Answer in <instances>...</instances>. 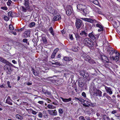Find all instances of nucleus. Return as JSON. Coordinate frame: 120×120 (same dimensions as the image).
Returning a JSON list of instances; mask_svg holds the SVG:
<instances>
[{
    "label": "nucleus",
    "mask_w": 120,
    "mask_h": 120,
    "mask_svg": "<svg viewBox=\"0 0 120 120\" xmlns=\"http://www.w3.org/2000/svg\"><path fill=\"white\" fill-rule=\"evenodd\" d=\"M107 51L111 55H112L114 53V51L112 48L109 47L107 50Z\"/></svg>",
    "instance_id": "2eb2a0df"
},
{
    "label": "nucleus",
    "mask_w": 120,
    "mask_h": 120,
    "mask_svg": "<svg viewBox=\"0 0 120 120\" xmlns=\"http://www.w3.org/2000/svg\"><path fill=\"white\" fill-rule=\"evenodd\" d=\"M1 8L2 9L5 10H7L8 9V8L6 7H1Z\"/></svg>",
    "instance_id": "8fccbe9b"
},
{
    "label": "nucleus",
    "mask_w": 120,
    "mask_h": 120,
    "mask_svg": "<svg viewBox=\"0 0 120 120\" xmlns=\"http://www.w3.org/2000/svg\"><path fill=\"white\" fill-rule=\"evenodd\" d=\"M47 107L50 109H53L55 108V107L52 105H47Z\"/></svg>",
    "instance_id": "7c9ffc66"
},
{
    "label": "nucleus",
    "mask_w": 120,
    "mask_h": 120,
    "mask_svg": "<svg viewBox=\"0 0 120 120\" xmlns=\"http://www.w3.org/2000/svg\"><path fill=\"white\" fill-rule=\"evenodd\" d=\"M83 43L85 45L89 47H91L94 46V42L92 40H89L88 38H86L83 40Z\"/></svg>",
    "instance_id": "7ed1b4c3"
},
{
    "label": "nucleus",
    "mask_w": 120,
    "mask_h": 120,
    "mask_svg": "<svg viewBox=\"0 0 120 120\" xmlns=\"http://www.w3.org/2000/svg\"><path fill=\"white\" fill-rule=\"evenodd\" d=\"M82 56L85 57V60L89 62L90 61V60L91 58L90 57L87 55H85L84 54L82 55Z\"/></svg>",
    "instance_id": "a211bd4d"
},
{
    "label": "nucleus",
    "mask_w": 120,
    "mask_h": 120,
    "mask_svg": "<svg viewBox=\"0 0 120 120\" xmlns=\"http://www.w3.org/2000/svg\"><path fill=\"white\" fill-rule=\"evenodd\" d=\"M114 53H115V54H116V55H118V56H119L120 54L116 50H114Z\"/></svg>",
    "instance_id": "49530a36"
},
{
    "label": "nucleus",
    "mask_w": 120,
    "mask_h": 120,
    "mask_svg": "<svg viewBox=\"0 0 120 120\" xmlns=\"http://www.w3.org/2000/svg\"><path fill=\"white\" fill-rule=\"evenodd\" d=\"M49 12L53 14H54L56 13V11L54 9L51 8L50 9L48 10Z\"/></svg>",
    "instance_id": "6ab92c4d"
},
{
    "label": "nucleus",
    "mask_w": 120,
    "mask_h": 120,
    "mask_svg": "<svg viewBox=\"0 0 120 120\" xmlns=\"http://www.w3.org/2000/svg\"><path fill=\"white\" fill-rule=\"evenodd\" d=\"M9 29L11 30H13L14 29V28L13 26L11 24H10L9 26Z\"/></svg>",
    "instance_id": "79ce46f5"
},
{
    "label": "nucleus",
    "mask_w": 120,
    "mask_h": 120,
    "mask_svg": "<svg viewBox=\"0 0 120 120\" xmlns=\"http://www.w3.org/2000/svg\"><path fill=\"white\" fill-rule=\"evenodd\" d=\"M56 53L54 52H53L51 56V58H54L55 56V55L56 54Z\"/></svg>",
    "instance_id": "c03bdc74"
},
{
    "label": "nucleus",
    "mask_w": 120,
    "mask_h": 120,
    "mask_svg": "<svg viewBox=\"0 0 120 120\" xmlns=\"http://www.w3.org/2000/svg\"><path fill=\"white\" fill-rule=\"evenodd\" d=\"M72 50L74 52H77L78 51V49L76 48H73Z\"/></svg>",
    "instance_id": "864d4df0"
},
{
    "label": "nucleus",
    "mask_w": 120,
    "mask_h": 120,
    "mask_svg": "<svg viewBox=\"0 0 120 120\" xmlns=\"http://www.w3.org/2000/svg\"><path fill=\"white\" fill-rule=\"evenodd\" d=\"M11 64H7L4 67V70L6 71H8V70L9 69L11 68L10 65Z\"/></svg>",
    "instance_id": "4468645a"
},
{
    "label": "nucleus",
    "mask_w": 120,
    "mask_h": 120,
    "mask_svg": "<svg viewBox=\"0 0 120 120\" xmlns=\"http://www.w3.org/2000/svg\"><path fill=\"white\" fill-rule=\"evenodd\" d=\"M22 28H21V29H16V31H18L19 32L20 31H21L22 30Z\"/></svg>",
    "instance_id": "bf43d9fd"
},
{
    "label": "nucleus",
    "mask_w": 120,
    "mask_h": 120,
    "mask_svg": "<svg viewBox=\"0 0 120 120\" xmlns=\"http://www.w3.org/2000/svg\"><path fill=\"white\" fill-rule=\"evenodd\" d=\"M69 37L70 38L71 40H73V39L74 38L73 37L72 35V34H69Z\"/></svg>",
    "instance_id": "3c124183"
},
{
    "label": "nucleus",
    "mask_w": 120,
    "mask_h": 120,
    "mask_svg": "<svg viewBox=\"0 0 120 120\" xmlns=\"http://www.w3.org/2000/svg\"><path fill=\"white\" fill-rule=\"evenodd\" d=\"M11 33L15 35H16V33L15 32L12 31L11 32Z\"/></svg>",
    "instance_id": "774afa93"
},
{
    "label": "nucleus",
    "mask_w": 120,
    "mask_h": 120,
    "mask_svg": "<svg viewBox=\"0 0 120 120\" xmlns=\"http://www.w3.org/2000/svg\"><path fill=\"white\" fill-rule=\"evenodd\" d=\"M63 112V110L62 109H60L59 110V112L60 113H62Z\"/></svg>",
    "instance_id": "5fc2aeb1"
},
{
    "label": "nucleus",
    "mask_w": 120,
    "mask_h": 120,
    "mask_svg": "<svg viewBox=\"0 0 120 120\" xmlns=\"http://www.w3.org/2000/svg\"><path fill=\"white\" fill-rule=\"evenodd\" d=\"M78 85L80 87H82L84 86L83 81L82 78H80L78 79Z\"/></svg>",
    "instance_id": "6e6552de"
},
{
    "label": "nucleus",
    "mask_w": 120,
    "mask_h": 120,
    "mask_svg": "<svg viewBox=\"0 0 120 120\" xmlns=\"http://www.w3.org/2000/svg\"><path fill=\"white\" fill-rule=\"evenodd\" d=\"M60 117H55L54 118V120H59L60 119Z\"/></svg>",
    "instance_id": "0e129e2a"
},
{
    "label": "nucleus",
    "mask_w": 120,
    "mask_h": 120,
    "mask_svg": "<svg viewBox=\"0 0 120 120\" xmlns=\"http://www.w3.org/2000/svg\"><path fill=\"white\" fill-rule=\"evenodd\" d=\"M89 91L90 93H93V95L95 96H101V92L99 90L97 89L93 85L91 86L90 88Z\"/></svg>",
    "instance_id": "f257e3e1"
},
{
    "label": "nucleus",
    "mask_w": 120,
    "mask_h": 120,
    "mask_svg": "<svg viewBox=\"0 0 120 120\" xmlns=\"http://www.w3.org/2000/svg\"><path fill=\"white\" fill-rule=\"evenodd\" d=\"M12 71V70L11 69V68L9 69L8 70V71H6L7 75H10L11 74Z\"/></svg>",
    "instance_id": "c85d7f7f"
},
{
    "label": "nucleus",
    "mask_w": 120,
    "mask_h": 120,
    "mask_svg": "<svg viewBox=\"0 0 120 120\" xmlns=\"http://www.w3.org/2000/svg\"><path fill=\"white\" fill-rule=\"evenodd\" d=\"M35 25V23L34 22H31L29 25V27H32L34 26Z\"/></svg>",
    "instance_id": "2f4dec72"
},
{
    "label": "nucleus",
    "mask_w": 120,
    "mask_h": 120,
    "mask_svg": "<svg viewBox=\"0 0 120 120\" xmlns=\"http://www.w3.org/2000/svg\"><path fill=\"white\" fill-rule=\"evenodd\" d=\"M82 96H83L85 98H86V94L84 92H83L82 93Z\"/></svg>",
    "instance_id": "603ef678"
},
{
    "label": "nucleus",
    "mask_w": 120,
    "mask_h": 120,
    "mask_svg": "<svg viewBox=\"0 0 120 120\" xmlns=\"http://www.w3.org/2000/svg\"><path fill=\"white\" fill-rule=\"evenodd\" d=\"M110 57L111 59L115 60L116 61H118L120 59L119 56L118 55H116L115 57L110 56Z\"/></svg>",
    "instance_id": "f8f14e48"
},
{
    "label": "nucleus",
    "mask_w": 120,
    "mask_h": 120,
    "mask_svg": "<svg viewBox=\"0 0 120 120\" xmlns=\"http://www.w3.org/2000/svg\"><path fill=\"white\" fill-rule=\"evenodd\" d=\"M27 40V39L26 38H25L23 39V42L25 43H26L25 45L26 46H27V45H29V43L28 42Z\"/></svg>",
    "instance_id": "cd10ccee"
},
{
    "label": "nucleus",
    "mask_w": 120,
    "mask_h": 120,
    "mask_svg": "<svg viewBox=\"0 0 120 120\" xmlns=\"http://www.w3.org/2000/svg\"><path fill=\"white\" fill-rule=\"evenodd\" d=\"M112 64V63H107L105 64V66L106 68L110 69V68L111 67Z\"/></svg>",
    "instance_id": "bb28decb"
},
{
    "label": "nucleus",
    "mask_w": 120,
    "mask_h": 120,
    "mask_svg": "<svg viewBox=\"0 0 120 120\" xmlns=\"http://www.w3.org/2000/svg\"><path fill=\"white\" fill-rule=\"evenodd\" d=\"M51 63L53 65L55 64L56 65H59L60 66L61 65L60 63L59 62H55V63L51 62Z\"/></svg>",
    "instance_id": "4c0bfd02"
},
{
    "label": "nucleus",
    "mask_w": 120,
    "mask_h": 120,
    "mask_svg": "<svg viewBox=\"0 0 120 120\" xmlns=\"http://www.w3.org/2000/svg\"><path fill=\"white\" fill-rule=\"evenodd\" d=\"M33 71L34 74L35 76H38V74L37 73L36 71L34 69H33Z\"/></svg>",
    "instance_id": "e433bc0d"
},
{
    "label": "nucleus",
    "mask_w": 120,
    "mask_h": 120,
    "mask_svg": "<svg viewBox=\"0 0 120 120\" xmlns=\"http://www.w3.org/2000/svg\"><path fill=\"white\" fill-rule=\"evenodd\" d=\"M8 15L9 17H12L13 16V15L11 11H9L8 13Z\"/></svg>",
    "instance_id": "c756f323"
},
{
    "label": "nucleus",
    "mask_w": 120,
    "mask_h": 120,
    "mask_svg": "<svg viewBox=\"0 0 120 120\" xmlns=\"http://www.w3.org/2000/svg\"><path fill=\"white\" fill-rule=\"evenodd\" d=\"M0 61L3 63H6V64H10V63H9L7 60L0 57Z\"/></svg>",
    "instance_id": "412c9836"
},
{
    "label": "nucleus",
    "mask_w": 120,
    "mask_h": 120,
    "mask_svg": "<svg viewBox=\"0 0 120 120\" xmlns=\"http://www.w3.org/2000/svg\"><path fill=\"white\" fill-rule=\"evenodd\" d=\"M25 2L24 4L25 5V6L26 8L27 9H28L29 5V0H25Z\"/></svg>",
    "instance_id": "393cba45"
},
{
    "label": "nucleus",
    "mask_w": 120,
    "mask_h": 120,
    "mask_svg": "<svg viewBox=\"0 0 120 120\" xmlns=\"http://www.w3.org/2000/svg\"><path fill=\"white\" fill-rule=\"evenodd\" d=\"M84 20L86 21L91 23H93L94 22H96V21L95 19H90L87 18H84Z\"/></svg>",
    "instance_id": "ddd939ff"
},
{
    "label": "nucleus",
    "mask_w": 120,
    "mask_h": 120,
    "mask_svg": "<svg viewBox=\"0 0 120 120\" xmlns=\"http://www.w3.org/2000/svg\"><path fill=\"white\" fill-rule=\"evenodd\" d=\"M49 30L50 32V33L53 31L52 28V27H51L49 28Z\"/></svg>",
    "instance_id": "09e8293b"
},
{
    "label": "nucleus",
    "mask_w": 120,
    "mask_h": 120,
    "mask_svg": "<svg viewBox=\"0 0 120 120\" xmlns=\"http://www.w3.org/2000/svg\"><path fill=\"white\" fill-rule=\"evenodd\" d=\"M12 100L10 99V97L9 96H8L6 101V103L10 105H12Z\"/></svg>",
    "instance_id": "dca6fc26"
},
{
    "label": "nucleus",
    "mask_w": 120,
    "mask_h": 120,
    "mask_svg": "<svg viewBox=\"0 0 120 120\" xmlns=\"http://www.w3.org/2000/svg\"><path fill=\"white\" fill-rule=\"evenodd\" d=\"M61 98L62 100L63 101L66 102L71 101V98H69L68 99L64 98H63L61 97Z\"/></svg>",
    "instance_id": "b1692460"
},
{
    "label": "nucleus",
    "mask_w": 120,
    "mask_h": 120,
    "mask_svg": "<svg viewBox=\"0 0 120 120\" xmlns=\"http://www.w3.org/2000/svg\"><path fill=\"white\" fill-rule=\"evenodd\" d=\"M45 94H46L47 95H49L51 94V93L50 92H49V91L47 90H46V91L45 92Z\"/></svg>",
    "instance_id": "6e6d98bb"
},
{
    "label": "nucleus",
    "mask_w": 120,
    "mask_h": 120,
    "mask_svg": "<svg viewBox=\"0 0 120 120\" xmlns=\"http://www.w3.org/2000/svg\"><path fill=\"white\" fill-rule=\"evenodd\" d=\"M12 2L10 0H8V2L7 3V4L8 6H10L12 3Z\"/></svg>",
    "instance_id": "37998d69"
},
{
    "label": "nucleus",
    "mask_w": 120,
    "mask_h": 120,
    "mask_svg": "<svg viewBox=\"0 0 120 120\" xmlns=\"http://www.w3.org/2000/svg\"><path fill=\"white\" fill-rule=\"evenodd\" d=\"M61 19V16L60 15H57L54 16L53 18V20L54 21L59 20Z\"/></svg>",
    "instance_id": "f3484780"
},
{
    "label": "nucleus",
    "mask_w": 120,
    "mask_h": 120,
    "mask_svg": "<svg viewBox=\"0 0 120 120\" xmlns=\"http://www.w3.org/2000/svg\"><path fill=\"white\" fill-rule=\"evenodd\" d=\"M87 34V33L86 32V31L84 30L82 31V32L80 33V34L81 35H86Z\"/></svg>",
    "instance_id": "f704fd0d"
},
{
    "label": "nucleus",
    "mask_w": 120,
    "mask_h": 120,
    "mask_svg": "<svg viewBox=\"0 0 120 120\" xmlns=\"http://www.w3.org/2000/svg\"><path fill=\"white\" fill-rule=\"evenodd\" d=\"M59 49L58 48H56L53 52H54L56 54L57 52L58 51Z\"/></svg>",
    "instance_id": "680f3d73"
},
{
    "label": "nucleus",
    "mask_w": 120,
    "mask_h": 120,
    "mask_svg": "<svg viewBox=\"0 0 120 120\" xmlns=\"http://www.w3.org/2000/svg\"><path fill=\"white\" fill-rule=\"evenodd\" d=\"M100 59L104 62H108L109 61L107 57L104 55H102L101 56Z\"/></svg>",
    "instance_id": "0eeeda50"
},
{
    "label": "nucleus",
    "mask_w": 120,
    "mask_h": 120,
    "mask_svg": "<svg viewBox=\"0 0 120 120\" xmlns=\"http://www.w3.org/2000/svg\"><path fill=\"white\" fill-rule=\"evenodd\" d=\"M39 103L41 104H42L44 103V101H39L38 102Z\"/></svg>",
    "instance_id": "052dcab7"
},
{
    "label": "nucleus",
    "mask_w": 120,
    "mask_h": 120,
    "mask_svg": "<svg viewBox=\"0 0 120 120\" xmlns=\"http://www.w3.org/2000/svg\"><path fill=\"white\" fill-rule=\"evenodd\" d=\"M16 117L19 119L22 120V116H20L19 114H16Z\"/></svg>",
    "instance_id": "72a5a7b5"
},
{
    "label": "nucleus",
    "mask_w": 120,
    "mask_h": 120,
    "mask_svg": "<svg viewBox=\"0 0 120 120\" xmlns=\"http://www.w3.org/2000/svg\"><path fill=\"white\" fill-rule=\"evenodd\" d=\"M79 120H85L84 117L83 116H81L79 118Z\"/></svg>",
    "instance_id": "de8ad7c7"
},
{
    "label": "nucleus",
    "mask_w": 120,
    "mask_h": 120,
    "mask_svg": "<svg viewBox=\"0 0 120 120\" xmlns=\"http://www.w3.org/2000/svg\"><path fill=\"white\" fill-rule=\"evenodd\" d=\"M96 26H97V27H99L100 29H101V30H103V29L102 26L100 25L99 24H97L96 25Z\"/></svg>",
    "instance_id": "c9c22d12"
},
{
    "label": "nucleus",
    "mask_w": 120,
    "mask_h": 120,
    "mask_svg": "<svg viewBox=\"0 0 120 120\" xmlns=\"http://www.w3.org/2000/svg\"><path fill=\"white\" fill-rule=\"evenodd\" d=\"M79 101L82 102H84V101H84L83 99L80 98H79Z\"/></svg>",
    "instance_id": "4d7b16f0"
},
{
    "label": "nucleus",
    "mask_w": 120,
    "mask_h": 120,
    "mask_svg": "<svg viewBox=\"0 0 120 120\" xmlns=\"http://www.w3.org/2000/svg\"><path fill=\"white\" fill-rule=\"evenodd\" d=\"M75 25L77 29L80 28L81 26H83L82 21L81 19H78L76 20Z\"/></svg>",
    "instance_id": "39448f33"
},
{
    "label": "nucleus",
    "mask_w": 120,
    "mask_h": 120,
    "mask_svg": "<svg viewBox=\"0 0 120 120\" xmlns=\"http://www.w3.org/2000/svg\"><path fill=\"white\" fill-rule=\"evenodd\" d=\"M30 31L29 30L27 31H25L24 33V38H26L30 34Z\"/></svg>",
    "instance_id": "4be33fe9"
},
{
    "label": "nucleus",
    "mask_w": 120,
    "mask_h": 120,
    "mask_svg": "<svg viewBox=\"0 0 120 120\" xmlns=\"http://www.w3.org/2000/svg\"><path fill=\"white\" fill-rule=\"evenodd\" d=\"M106 97L108 99H110L111 98V97L109 96L108 95H106Z\"/></svg>",
    "instance_id": "69168bd1"
},
{
    "label": "nucleus",
    "mask_w": 120,
    "mask_h": 120,
    "mask_svg": "<svg viewBox=\"0 0 120 120\" xmlns=\"http://www.w3.org/2000/svg\"><path fill=\"white\" fill-rule=\"evenodd\" d=\"M64 60L66 61H70L73 60V59L71 57H64L63 58Z\"/></svg>",
    "instance_id": "aec40b11"
},
{
    "label": "nucleus",
    "mask_w": 120,
    "mask_h": 120,
    "mask_svg": "<svg viewBox=\"0 0 120 120\" xmlns=\"http://www.w3.org/2000/svg\"><path fill=\"white\" fill-rule=\"evenodd\" d=\"M75 34V38L76 39V40H78L80 39V37L79 35L77 33Z\"/></svg>",
    "instance_id": "473e14b6"
},
{
    "label": "nucleus",
    "mask_w": 120,
    "mask_h": 120,
    "mask_svg": "<svg viewBox=\"0 0 120 120\" xmlns=\"http://www.w3.org/2000/svg\"><path fill=\"white\" fill-rule=\"evenodd\" d=\"M77 7L78 10L82 11L84 13H87L86 7L85 5L81 4H79L77 5Z\"/></svg>",
    "instance_id": "20e7f679"
},
{
    "label": "nucleus",
    "mask_w": 120,
    "mask_h": 120,
    "mask_svg": "<svg viewBox=\"0 0 120 120\" xmlns=\"http://www.w3.org/2000/svg\"><path fill=\"white\" fill-rule=\"evenodd\" d=\"M104 86L106 92L110 94H112V92L111 91V89L110 87H108L105 86Z\"/></svg>",
    "instance_id": "9b49d317"
},
{
    "label": "nucleus",
    "mask_w": 120,
    "mask_h": 120,
    "mask_svg": "<svg viewBox=\"0 0 120 120\" xmlns=\"http://www.w3.org/2000/svg\"><path fill=\"white\" fill-rule=\"evenodd\" d=\"M66 12L67 15L68 16L71 15L73 12L72 8L70 6H67L66 8Z\"/></svg>",
    "instance_id": "423d86ee"
},
{
    "label": "nucleus",
    "mask_w": 120,
    "mask_h": 120,
    "mask_svg": "<svg viewBox=\"0 0 120 120\" xmlns=\"http://www.w3.org/2000/svg\"><path fill=\"white\" fill-rule=\"evenodd\" d=\"M7 83L8 87L10 88H11V86L10 85V82L9 81H8L7 82Z\"/></svg>",
    "instance_id": "13d9d810"
},
{
    "label": "nucleus",
    "mask_w": 120,
    "mask_h": 120,
    "mask_svg": "<svg viewBox=\"0 0 120 120\" xmlns=\"http://www.w3.org/2000/svg\"><path fill=\"white\" fill-rule=\"evenodd\" d=\"M92 3L96 5H98V2L97 0H95L93 1Z\"/></svg>",
    "instance_id": "a19ab883"
},
{
    "label": "nucleus",
    "mask_w": 120,
    "mask_h": 120,
    "mask_svg": "<svg viewBox=\"0 0 120 120\" xmlns=\"http://www.w3.org/2000/svg\"><path fill=\"white\" fill-rule=\"evenodd\" d=\"M32 113L34 115H35L36 113L37 112L33 110L32 111Z\"/></svg>",
    "instance_id": "338daca9"
},
{
    "label": "nucleus",
    "mask_w": 120,
    "mask_h": 120,
    "mask_svg": "<svg viewBox=\"0 0 120 120\" xmlns=\"http://www.w3.org/2000/svg\"><path fill=\"white\" fill-rule=\"evenodd\" d=\"M89 62L92 64H94V63H95V62L94 60H93V59L91 58L90 59V61H89Z\"/></svg>",
    "instance_id": "ea45409f"
},
{
    "label": "nucleus",
    "mask_w": 120,
    "mask_h": 120,
    "mask_svg": "<svg viewBox=\"0 0 120 120\" xmlns=\"http://www.w3.org/2000/svg\"><path fill=\"white\" fill-rule=\"evenodd\" d=\"M80 73L84 78L86 79L88 81L90 80L92 78V76L90 75L89 73L85 71H81Z\"/></svg>",
    "instance_id": "f03ea898"
},
{
    "label": "nucleus",
    "mask_w": 120,
    "mask_h": 120,
    "mask_svg": "<svg viewBox=\"0 0 120 120\" xmlns=\"http://www.w3.org/2000/svg\"><path fill=\"white\" fill-rule=\"evenodd\" d=\"M89 37L94 40L96 39V38L92 34V33H90L89 34Z\"/></svg>",
    "instance_id": "5701e85b"
},
{
    "label": "nucleus",
    "mask_w": 120,
    "mask_h": 120,
    "mask_svg": "<svg viewBox=\"0 0 120 120\" xmlns=\"http://www.w3.org/2000/svg\"><path fill=\"white\" fill-rule=\"evenodd\" d=\"M4 20L6 21H8L9 20V18L7 16H5L4 17Z\"/></svg>",
    "instance_id": "a18cd8bd"
},
{
    "label": "nucleus",
    "mask_w": 120,
    "mask_h": 120,
    "mask_svg": "<svg viewBox=\"0 0 120 120\" xmlns=\"http://www.w3.org/2000/svg\"><path fill=\"white\" fill-rule=\"evenodd\" d=\"M92 104L86 101H85L84 102V103L83 104V105L84 106L86 107H89V106H92Z\"/></svg>",
    "instance_id": "1a4fd4ad"
},
{
    "label": "nucleus",
    "mask_w": 120,
    "mask_h": 120,
    "mask_svg": "<svg viewBox=\"0 0 120 120\" xmlns=\"http://www.w3.org/2000/svg\"><path fill=\"white\" fill-rule=\"evenodd\" d=\"M102 117L104 120H110L109 116L106 115H103Z\"/></svg>",
    "instance_id": "a878e982"
},
{
    "label": "nucleus",
    "mask_w": 120,
    "mask_h": 120,
    "mask_svg": "<svg viewBox=\"0 0 120 120\" xmlns=\"http://www.w3.org/2000/svg\"><path fill=\"white\" fill-rule=\"evenodd\" d=\"M42 39L44 43L45 44H46L47 42V40L46 38H45L43 37Z\"/></svg>",
    "instance_id": "58836bf2"
},
{
    "label": "nucleus",
    "mask_w": 120,
    "mask_h": 120,
    "mask_svg": "<svg viewBox=\"0 0 120 120\" xmlns=\"http://www.w3.org/2000/svg\"><path fill=\"white\" fill-rule=\"evenodd\" d=\"M48 111L50 114L52 115H57V112L56 110H48Z\"/></svg>",
    "instance_id": "9d476101"
},
{
    "label": "nucleus",
    "mask_w": 120,
    "mask_h": 120,
    "mask_svg": "<svg viewBox=\"0 0 120 120\" xmlns=\"http://www.w3.org/2000/svg\"><path fill=\"white\" fill-rule=\"evenodd\" d=\"M42 114L41 112H40L39 113L38 115L39 117H40L41 118L42 117Z\"/></svg>",
    "instance_id": "e2e57ef3"
}]
</instances>
